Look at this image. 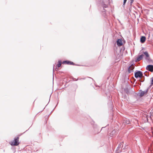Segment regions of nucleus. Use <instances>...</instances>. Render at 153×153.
<instances>
[{
	"instance_id": "dca6fc26",
	"label": "nucleus",
	"mask_w": 153,
	"mask_h": 153,
	"mask_svg": "<svg viewBox=\"0 0 153 153\" xmlns=\"http://www.w3.org/2000/svg\"><path fill=\"white\" fill-rule=\"evenodd\" d=\"M108 0H102V2L104 3H105V2L107 1Z\"/></svg>"
},
{
	"instance_id": "f8f14e48",
	"label": "nucleus",
	"mask_w": 153,
	"mask_h": 153,
	"mask_svg": "<svg viewBox=\"0 0 153 153\" xmlns=\"http://www.w3.org/2000/svg\"><path fill=\"white\" fill-rule=\"evenodd\" d=\"M123 146V144L122 143H120L119 144V146L117 147V151H118L119 149L121 148Z\"/></svg>"
},
{
	"instance_id": "f257e3e1",
	"label": "nucleus",
	"mask_w": 153,
	"mask_h": 153,
	"mask_svg": "<svg viewBox=\"0 0 153 153\" xmlns=\"http://www.w3.org/2000/svg\"><path fill=\"white\" fill-rule=\"evenodd\" d=\"M19 137H15L14 140L10 142V144L12 146H17L19 144Z\"/></svg>"
},
{
	"instance_id": "0eeeda50",
	"label": "nucleus",
	"mask_w": 153,
	"mask_h": 153,
	"mask_svg": "<svg viewBox=\"0 0 153 153\" xmlns=\"http://www.w3.org/2000/svg\"><path fill=\"white\" fill-rule=\"evenodd\" d=\"M144 56V55L143 54H141L140 56H139L137 57L136 60V62H138L140 61L141 59H142Z\"/></svg>"
},
{
	"instance_id": "1a4fd4ad",
	"label": "nucleus",
	"mask_w": 153,
	"mask_h": 153,
	"mask_svg": "<svg viewBox=\"0 0 153 153\" xmlns=\"http://www.w3.org/2000/svg\"><path fill=\"white\" fill-rule=\"evenodd\" d=\"M146 38L144 36H142L140 38V42L142 43H144L146 41Z\"/></svg>"
},
{
	"instance_id": "6ab92c4d",
	"label": "nucleus",
	"mask_w": 153,
	"mask_h": 153,
	"mask_svg": "<svg viewBox=\"0 0 153 153\" xmlns=\"http://www.w3.org/2000/svg\"><path fill=\"white\" fill-rule=\"evenodd\" d=\"M130 3L131 4L133 1V0H130Z\"/></svg>"
},
{
	"instance_id": "a211bd4d",
	"label": "nucleus",
	"mask_w": 153,
	"mask_h": 153,
	"mask_svg": "<svg viewBox=\"0 0 153 153\" xmlns=\"http://www.w3.org/2000/svg\"><path fill=\"white\" fill-rule=\"evenodd\" d=\"M107 7V5L106 4H104V6H103V8H106Z\"/></svg>"
},
{
	"instance_id": "7ed1b4c3",
	"label": "nucleus",
	"mask_w": 153,
	"mask_h": 153,
	"mask_svg": "<svg viewBox=\"0 0 153 153\" xmlns=\"http://www.w3.org/2000/svg\"><path fill=\"white\" fill-rule=\"evenodd\" d=\"M148 92V89H147L146 90H145L144 91H141V92L140 93L139 96L140 97H142L143 96L145 95H146L147 94V92Z\"/></svg>"
},
{
	"instance_id": "aec40b11",
	"label": "nucleus",
	"mask_w": 153,
	"mask_h": 153,
	"mask_svg": "<svg viewBox=\"0 0 153 153\" xmlns=\"http://www.w3.org/2000/svg\"><path fill=\"white\" fill-rule=\"evenodd\" d=\"M74 79V80H75V81H76L77 80H76V79Z\"/></svg>"
},
{
	"instance_id": "f3484780",
	"label": "nucleus",
	"mask_w": 153,
	"mask_h": 153,
	"mask_svg": "<svg viewBox=\"0 0 153 153\" xmlns=\"http://www.w3.org/2000/svg\"><path fill=\"white\" fill-rule=\"evenodd\" d=\"M115 130H113L111 132L112 134H114V133L115 132Z\"/></svg>"
},
{
	"instance_id": "ddd939ff",
	"label": "nucleus",
	"mask_w": 153,
	"mask_h": 153,
	"mask_svg": "<svg viewBox=\"0 0 153 153\" xmlns=\"http://www.w3.org/2000/svg\"><path fill=\"white\" fill-rule=\"evenodd\" d=\"M61 64H62L61 61H60V60H59V61H58V63L57 65L56 66H57V67L58 68H59V67H60V66H61Z\"/></svg>"
},
{
	"instance_id": "20e7f679",
	"label": "nucleus",
	"mask_w": 153,
	"mask_h": 153,
	"mask_svg": "<svg viewBox=\"0 0 153 153\" xmlns=\"http://www.w3.org/2000/svg\"><path fill=\"white\" fill-rule=\"evenodd\" d=\"M146 68L147 70L151 72H152L153 71V65H148L147 66Z\"/></svg>"
},
{
	"instance_id": "6e6552de",
	"label": "nucleus",
	"mask_w": 153,
	"mask_h": 153,
	"mask_svg": "<svg viewBox=\"0 0 153 153\" xmlns=\"http://www.w3.org/2000/svg\"><path fill=\"white\" fill-rule=\"evenodd\" d=\"M117 44L119 46H121L122 45V42L121 39H119L117 40Z\"/></svg>"
},
{
	"instance_id": "2eb2a0df",
	"label": "nucleus",
	"mask_w": 153,
	"mask_h": 153,
	"mask_svg": "<svg viewBox=\"0 0 153 153\" xmlns=\"http://www.w3.org/2000/svg\"><path fill=\"white\" fill-rule=\"evenodd\" d=\"M127 0H124V1H123V5H124L125 6V4L126 2V1H127Z\"/></svg>"
},
{
	"instance_id": "412c9836",
	"label": "nucleus",
	"mask_w": 153,
	"mask_h": 153,
	"mask_svg": "<svg viewBox=\"0 0 153 153\" xmlns=\"http://www.w3.org/2000/svg\"><path fill=\"white\" fill-rule=\"evenodd\" d=\"M120 152V151H118L117 152Z\"/></svg>"
},
{
	"instance_id": "4468645a",
	"label": "nucleus",
	"mask_w": 153,
	"mask_h": 153,
	"mask_svg": "<svg viewBox=\"0 0 153 153\" xmlns=\"http://www.w3.org/2000/svg\"><path fill=\"white\" fill-rule=\"evenodd\" d=\"M144 74L145 76H148L149 75V74L147 72H145L144 73Z\"/></svg>"
},
{
	"instance_id": "39448f33",
	"label": "nucleus",
	"mask_w": 153,
	"mask_h": 153,
	"mask_svg": "<svg viewBox=\"0 0 153 153\" xmlns=\"http://www.w3.org/2000/svg\"><path fill=\"white\" fill-rule=\"evenodd\" d=\"M62 63L63 64H67L68 65H74V63L68 61H65L63 62Z\"/></svg>"
},
{
	"instance_id": "423d86ee",
	"label": "nucleus",
	"mask_w": 153,
	"mask_h": 153,
	"mask_svg": "<svg viewBox=\"0 0 153 153\" xmlns=\"http://www.w3.org/2000/svg\"><path fill=\"white\" fill-rule=\"evenodd\" d=\"M134 68V66L133 65H131L128 68V71L129 73H131L133 71V69Z\"/></svg>"
},
{
	"instance_id": "f03ea898",
	"label": "nucleus",
	"mask_w": 153,
	"mask_h": 153,
	"mask_svg": "<svg viewBox=\"0 0 153 153\" xmlns=\"http://www.w3.org/2000/svg\"><path fill=\"white\" fill-rule=\"evenodd\" d=\"M143 75L142 73L140 71H138L135 73L134 76L136 78L138 77L141 78L143 76Z\"/></svg>"
},
{
	"instance_id": "9b49d317",
	"label": "nucleus",
	"mask_w": 153,
	"mask_h": 153,
	"mask_svg": "<svg viewBox=\"0 0 153 153\" xmlns=\"http://www.w3.org/2000/svg\"><path fill=\"white\" fill-rule=\"evenodd\" d=\"M144 54L145 55L147 58L146 59L149 60V55L148 52L147 51H145L144 52Z\"/></svg>"
},
{
	"instance_id": "9d476101",
	"label": "nucleus",
	"mask_w": 153,
	"mask_h": 153,
	"mask_svg": "<svg viewBox=\"0 0 153 153\" xmlns=\"http://www.w3.org/2000/svg\"><path fill=\"white\" fill-rule=\"evenodd\" d=\"M123 123L125 124H128L130 123V121L128 119H126L124 120Z\"/></svg>"
}]
</instances>
